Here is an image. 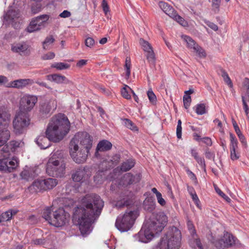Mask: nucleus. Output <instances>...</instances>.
<instances>
[{
  "instance_id": "f257e3e1",
  "label": "nucleus",
  "mask_w": 249,
  "mask_h": 249,
  "mask_svg": "<svg viewBox=\"0 0 249 249\" xmlns=\"http://www.w3.org/2000/svg\"><path fill=\"white\" fill-rule=\"evenodd\" d=\"M104 201L96 195H87L82 199V206L75 208L72 220L79 226L83 236L92 231L91 224L100 214Z\"/></svg>"
},
{
  "instance_id": "f03ea898",
  "label": "nucleus",
  "mask_w": 249,
  "mask_h": 249,
  "mask_svg": "<svg viewBox=\"0 0 249 249\" xmlns=\"http://www.w3.org/2000/svg\"><path fill=\"white\" fill-rule=\"evenodd\" d=\"M70 123L67 117L63 114L53 116L47 126L46 135L54 142L61 141L69 132Z\"/></svg>"
},
{
  "instance_id": "7ed1b4c3",
  "label": "nucleus",
  "mask_w": 249,
  "mask_h": 249,
  "mask_svg": "<svg viewBox=\"0 0 249 249\" xmlns=\"http://www.w3.org/2000/svg\"><path fill=\"white\" fill-rule=\"evenodd\" d=\"M181 244V233L176 227L168 229L160 240V249H179Z\"/></svg>"
},
{
  "instance_id": "20e7f679",
  "label": "nucleus",
  "mask_w": 249,
  "mask_h": 249,
  "mask_svg": "<svg viewBox=\"0 0 249 249\" xmlns=\"http://www.w3.org/2000/svg\"><path fill=\"white\" fill-rule=\"evenodd\" d=\"M42 217L48 223L56 227L64 226L70 219V214L63 208L52 212V207H47L43 211Z\"/></svg>"
},
{
  "instance_id": "39448f33",
  "label": "nucleus",
  "mask_w": 249,
  "mask_h": 249,
  "mask_svg": "<svg viewBox=\"0 0 249 249\" xmlns=\"http://www.w3.org/2000/svg\"><path fill=\"white\" fill-rule=\"evenodd\" d=\"M138 215L137 211H127L123 216H118L117 218L115 223L116 228L121 232L128 231L132 227Z\"/></svg>"
},
{
  "instance_id": "423d86ee",
  "label": "nucleus",
  "mask_w": 249,
  "mask_h": 249,
  "mask_svg": "<svg viewBox=\"0 0 249 249\" xmlns=\"http://www.w3.org/2000/svg\"><path fill=\"white\" fill-rule=\"evenodd\" d=\"M70 145H75L89 151L92 145V137L86 132H78L71 140Z\"/></svg>"
},
{
  "instance_id": "0eeeda50",
  "label": "nucleus",
  "mask_w": 249,
  "mask_h": 249,
  "mask_svg": "<svg viewBox=\"0 0 249 249\" xmlns=\"http://www.w3.org/2000/svg\"><path fill=\"white\" fill-rule=\"evenodd\" d=\"M30 124L29 115L24 113H19L13 121L14 132L17 135L23 133Z\"/></svg>"
},
{
  "instance_id": "6e6552de",
  "label": "nucleus",
  "mask_w": 249,
  "mask_h": 249,
  "mask_svg": "<svg viewBox=\"0 0 249 249\" xmlns=\"http://www.w3.org/2000/svg\"><path fill=\"white\" fill-rule=\"evenodd\" d=\"M66 163L48 161L46 165V172L50 176L62 177L65 174Z\"/></svg>"
},
{
  "instance_id": "1a4fd4ad",
  "label": "nucleus",
  "mask_w": 249,
  "mask_h": 249,
  "mask_svg": "<svg viewBox=\"0 0 249 249\" xmlns=\"http://www.w3.org/2000/svg\"><path fill=\"white\" fill-rule=\"evenodd\" d=\"M70 154L73 160L76 163H84L87 159L89 151L75 146V145H69Z\"/></svg>"
},
{
  "instance_id": "9d476101",
  "label": "nucleus",
  "mask_w": 249,
  "mask_h": 249,
  "mask_svg": "<svg viewBox=\"0 0 249 249\" xmlns=\"http://www.w3.org/2000/svg\"><path fill=\"white\" fill-rule=\"evenodd\" d=\"M209 239L216 248H229L236 244L233 236L227 232L224 233L223 237L218 240H216L212 235Z\"/></svg>"
},
{
  "instance_id": "9b49d317",
  "label": "nucleus",
  "mask_w": 249,
  "mask_h": 249,
  "mask_svg": "<svg viewBox=\"0 0 249 249\" xmlns=\"http://www.w3.org/2000/svg\"><path fill=\"white\" fill-rule=\"evenodd\" d=\"M168 222V217L163 212L157 213L148 223L156 232H161Z\"/></svg>"
},
{
  "instance_id": "f8f14e48",
  "label": "nucleus",
  "mask_w": 249,
  "mask_h": 249,
  "mask_svg": "<svg viewBox=\"0 0 249 249\" xmlns=\"http://www.w3.org/2000/svg\"><path fill=\"white\" fill-rule=\"evenodd\" d=\"M49 18L48 15H42L33 18L26 30L29 33L38 31L44 28Z\"/></svg>"
},
{
  "instance_id": "ddd939ff",
  "label": "nucleus",
  "mask_w": 249,
  "mask_h": 249,
  "mask_svg": "<svg viewBox=\"0 0 249 249\" xmlns=\"http://www.w3.org/2000/svg\"><path fill=\"white\" fill-rule=\"evenodd\" d=\"M37 102L36 96L26 94L21 98L19 102V108L20 113L28 112L31 111L34 107Z\"/></svg>"
},
{
  "instance_id": "4468645a",
  "label": "nucleus",
  "mask_w": 249,
  "mask_h": 249,
  "mask_svg": "<svg viewBox=\"0 0 249 249\" xmlns=\"http://www.w3.org/2000/svg\"><path fill=\"white\" fill-rule=\"evenodd\" d=\"M4 19L8 23L12 24L15 28L19 27L21 20L20 12L13 7H9L8 10L4 15Z\"/></svg>"
},
{
  "instance_id": "2eb2a0df",
  "label": "nucleus",
  "mask_w": 249,
  "mask_h": 249,
  "mask_svg": "<svg viewBox=\"0 0 249 249\" xmlns=\"http://www.w3.org/2000/svg\"><path fill=\"white\" fill-rule=\"evenodd\" d=\"M19 160L18 158L13 157L12 159L2 158L0 159V171L5 173H11L14 171L18 167Z\"/></svg>"
},
{
  "instance_id": "dca6fc26",
  "label": "nucleus",
  "mask_w": 249,
  "mask_h": 249,
  "mask_svg": "<svg viewBox=\"0 0 249 249\" xmlns=\"http://www.w3.org/2000/svg\"><path fill=\"white\" fill-rule=\"evenodd\" d=\"M57 107V101L51 99L46 100L40 103L39 106V113L42 117H46L52 114Z\"/></svg>"
},
{
  "instance_id": "f3484780",
  "label": "nucleus",
  "mask_w": 249,
  "mask_h": 249,
  "mask_svg": "<svg viewBox=\"0 0 249 249\" xmlns=\"http://www.w3.org/2000/svg\"><path fill=\"white\" fill-rule=\"evenodd\" d=\"M149 226L150 224L148 222L147 223L138 233V238L140 241L147 243L154 237L155 234L158 233L153 230V228Z\"/></svg>"
},
{
  "instance_id": "a211bd4d",
  "label": "nucleus",
  "mask_w": 249,
  "mask_h": 249,
  "mask_svg": "<svg viewBox=\"0 0 249 249\" xmlns=\"http://www.w3.org/2000/svg\"><path fill=\"white\" fill-rule=\"evenodd\" d=\"M11 51L21 56H28L31 53L30 46L25 42L13 44L11 46Z\"/></svg>"
},
{
  "instance_id": "6ab92c4d",
  "label": "nucleus",
  "mask_w": 249,
  "mask_h": 249,
  "mask_svg": "<svg viewBox=\"0 0 249 249\" xmlns=\"http://www.w3.org/2000/svg\"><path fill=\"white\" fill-rule=\"evenodd\" d=\"M139 42L143 50L146 53V57L148 62L151 64H154L155 55L151 45L142 38H140Z\"/></svg>"
},
{
  "instance_id": "aec40b11",
  "label": "nucleus",
  "mask_w": 249,
  "mask_h": 249,
  "mask_svg": "<svg viewBox=\"0 0 249 249\" xmlns=\"http://www.w3.org/2000/svg\"><path fill=\"white\" fill-rule=\"evenodd\" d=\"M90 176L88 169L86 168H79L72 174V178L74 181L80 182L88 179Z\"/></svg>"
},
{
  "instance_id": "412c9836",
  "label": "nucleus",
  "mask_w": 249,
  "mask_h": 249,
  "mask_svg": "<svg viewBox=\"0 0 249 249\" xmlns=\"http://www.w3.org/2000/svg\"><path fill=\"white\" fill-rule=\"evenodd\" d=\"M11 115L6 108L0 107V128L7 126L10 122Z\"/></svg>"
},
{
  "instance_id": "4be33fe9",
  "label": "nucleus",
  "mask_w": 249,
  "mask_h": 249,
  "mask_svg": "<svg viewBox=\"0 0 249 249\" xmlns=\"http://www.w3.org/2000/svg\"><path fill=\"white\" fill-rule=\"evenodd\" d=\"M34 83L33 80L31 79H19L11 82L10 87L22 89L29 85Z\"/></svg>"
},
{
  "instance_id": "5701e85b",
  "label": "nucleus",
  "mask_w": 249,
  "mask_h": 249,
  "mask_svg": "<svg viewBox=\"0 0 249 249\" xmlns=\"http://www.w3.org/2000/svg\"><path fill=\"white\" fill-rule=\"evenodd\" d=\"M65 159L66 154L65 152L61 150H57L51 154L48 161H56L58 162L66 163Z\"/></svg>"
},
{
  "instance_id": "b1692460",
  "label": "nucleus",
  "mask_w": 249,
  "mask_h": 249,
  "mask_svg": "<svg viewBox=\"0 0 249 249\" xmlns=\"http://www.w3.org/2000/svg\"><path fill=\"white\" fill-rule=\"evenodd\" d=\"M44 186L43 179H37L28 187V189L31 193H36L41 191H45Z\"/></svg>"
},
{
  "instance_id": "393cba45",
  "label": "nucleus",
  "mask_w": 249,
  "mask_h": 249,
  "mask_svg": "<svg viewBox=\"0 0 249 249\" xmlns=\"http://www.w3.org/2000/svg\"><path fill=\"white\" fill-rule=\"evenodd\" d=\"M140 179V175L133 176L130 173H126L123 176L122 181L124 185H130L134 182H139Z\"/></svg>"
},
{
  "instance_id": "a878e982",
  "label": "nucleus",
  "mask_w": 249,
  "mask_h": 249,
  "mask_svg": "<svg viewBox=\"0 0 249 249\" xmlns=\"http://www.w3.org/2000/svg\"><path fill=\"white\" fill-rule=\"evenodd\" d=\"M50 140L46 135V137L43 135H40L36 139V142L37 144L41 149H46L50 146Z\"/></svg>"
},
{
  "instance_id": "bb28decb",
  "label": "nucleus",
  "mask_w": 249,
  "mask_h": 249,
  "mask_svg": "<svg viewBox=\"0 0 249 249\" xmlns=\"http://www.w3.org/2000/svg\"><path fill=\"white\" fill-rule=\"evenodd\" d=\"M159 6L160 8L170 18L174 16V14H175L176 12L171 5L164 1H160L159 2Z\"/></svg>"
},
{
  "instance_id": "cd10ccee",
  "label": "nucleus",
  "mask_w": 249,
  "mask_h": 249,
  "mask_svg": "<svg viewBox=\"0 0 249 249\" xmlns=\"http://www.w3.org/2000/svg\"><path fill=\"white\" fill-rule=\"evenodd\" d=\"M107 171L99 170L94 176V181L96 184H102L107 178Z\"/></svg>"
},
{
  "instance_id": "c85d7f7f",
  "label": "nucleus",
  "mask_w": 249,
  "mask_h": 249,
  "mask_svg": "<svg viewBox=\"0 0 249 249\" xmlns=\"http://www.w3.org/2000/svg\"><path fill=\"white\" fill-rule=\"evenodd\" d=\"M112 147V144L107 140H103L99 142L96 147L95 155L97 156L98 151H106L109 150Z\"/></svg>"
},
{
  "instance_id": "c756f323",
  "label": "nucleus",
  "mask_w": 249,
  "mask_h": 249,
  "mask_svg": "<svg viewBox=\"0 0 249 249\" xmlns=\"http://www.w3.org/2000/svg\"><path fill=\"white\" fill-rule=\"evenodd\" d=\"M135 164V162L133 160H127L125 162H123L121 167H117L115 169V170H121L122 172H126L131 169Z\"/></svg>"
},
{
  "instance_id": "7c9ffc66",
  "label": "nucleus",
  "mask_w": 249,
  "mask_h": 249,
  "mask_svg": "<svg viewBox=\"0 0 249 249\" xmlns=\"http://www.w3.org/2000/svg\"><path fill=\"white\" fill-rule=\"evenodd\" d=\"M10 135L9 130L4 129L0 130V147L3 145L9 139Z\"/></svg>"
},
{
  "instance_id": "2f4dec72",
  "label": "nucleus",
  "mask_w": 249,
  "mask_h": 249,
  "mask_svg": "<svg viewBox=\"0 0 249 249\" xmlns=\"http://www.w3.org/2000/svg\"><path fill=\"white\" fill-rule=\"evenodd\" d=\"M49 76L51 77L53 81L57 83H71V81L69 80L65 76L59 75V74H52L50 75Z\"/></svg>"
},
{
  "instance_id": "473e14b6",
  "label": "nucleus",
  "mask_w": 249,
  "mask_h": 249,
  "mask_svg": "<svg viewBox=\"0 0 249 249\" xmlns=\"http://www.w3.org/2000/svg\"><path fill=\"white\" fill-rule=\"evenodd\" d=\"M44 184L45 190L51 189L54 187L57 184V181L55 178H48L46 179H43Z\"/></svg>"
},
{
  "instance_id": "72a5a7b5",
  "label": "nucleus",
  "mask_w": 249,
  "mask_h": 249,
  "mask_svg": "<svg viewBox=\"0 0 249 249\" xmlns=\"http://www.w3.org/2000/svg\"><path fill=\"white\" fill-rule=\"evenodd\" d=\"M143 206L145 210L152 212L155 208V202L152 198H147L144 201Z\"/></svg>"
},
{
  "instance_id": "f704fd0d",
  "label": "nucleus",
  "mask_w": 249,
  "mask_h": 249,
  "mask_svg": "<svg viewBox=\"0 0 249 249\" xmlns=\"http://www.w3.org/2000/svg\"><path fill=\"white\" fill-rule=\"evenodd\" d=\"M192 156L196 160L197 163L203 167H205V164L204 159L199 157L198 154L195 149H192L191 150Z\"/></svg>"
},
{
  "instance_id": "c9c22d12",
  "label": "nucleus",
  "mask_w": 249,
  "mask_h": 249,
  "mask_svg": "<svg viewBox=\"0 0 249 249\" xmlns=\"http://www.w3.org/2000/svg\"><path fill=\"white\" fill-rule=\"evenodd\" d=\"M122 124L127 128L131 129L132 131H138L137 126L133 123V122L128 119H121Z\"/></svg>"
},
{
  "instance_id": "e433bc0d",
  "label": "nucleus",
  "mask_w": 249,
  "mask_h": 249,
  "mask_svg": "<svg viewBox=\"0 0 249 249\" xmlns=\"http://www.w3.org/2000/svg\"><path fill=\"white\" fill-rule=\"evenodd\" d=\"M190 246L195 249H203V246L198 238L193 237L190 241Z\"/></svg>"
},
{
  "instance_id": "4c0bfd02",
  "label": "nucleus",
  "mask_w": 249,
  "mask_h": 249,
  "mask_svg": "<svg viewBox=\"0 0 249 249\" xmlns=\"http://www.w3.org/2000/svg\"><path fill=\"white\" fill-rule=\"evenodd\" d=\"M230 151L237 150L238 148V142H237V139L235 138L234 136L232 133H230Z\"/></svg>"
},
{
  "instance_id": "58836bf2",
  "label": "nucleus",
  "mask_w": 249,
  "mask_h": 249,
  "mask_svg": "<svg viewBox=\"0 0 249 249\" xmlns=\"http://www.w3.org/2000/svg\"><path fill=\"white\" fill-rule=\"evenodd\" d=\"M55 39L52 36H49L46 37L45 40L43 42V48L45 50L49 49V46L54 42Z\"/></svg>"
},
{
  "instance_id": "ea45409f",
  "label": "nucleus",
  "mask_w": 249,
  "mask_h": 249,
  "mask_svg": "<svg viewBox=\"0 0 249 249\" xmlns=\"http://www.w3.org/2000/svg\"><path fill=\"white\" fill-rule=\"evenodd\" d=\"M182 38L186 42L188 47L194 49V47L197 45L196 44L194 40L190 37L186 36H182Z\"/></svg>"
},
{
  "instance_id": "a19ab883",
  "label": "nucleus",
  "mask_w": 249,
  "mask_h": 249,
  "mask_svg": "<svg viewBox=\"0 0 249 249\" xmlns=\"http://www.w3.org/2000/svg\"><path fill=\"white\" fill-rule=\"evenodd\" d=\"M171 18L177 21L179 24L183 26H186L188 24L187 21H185L182 17L179 16L176 12H175V14H174V16H173Z\"/></svg>"
},
{
  "instance_id": "79ce46f5",
  "label": "nucleus",
  "mask_w": 249,
  "mask_h": 249,
  "mask_svg": "<svg viewBox=\"0 0 249 249\" xmlns=\"http://www.w3.org/2000/svg\"><path fill=\"white\" fill-rule=\"evenodd\" d=\"M131 61L129 57H127L125 59L124 65V69L126 71V77L127 78L129 77L130 75Z\"/></svg>"
},
{
  "instance_id": "37998d69",
  "label": "nucleus",
  "mask_w": 249,
  "mask_h": 249,
  "mask_svg": "<svg viewBox=\"0 0 249 249\" xmlns=\"http://www.w3.org/2000/svg\"><path fill=\"white\" fill-rule=\"evenodd\" d=\"M52 67L55 68L57 70H62L69 69L70 65L62 62H58L53 64L52 65Z\"/></svg>"
},
{
  "instance_id": "c03bdc74",
  "label": "nucleus",
  "mask_w": 249,
  "mask_h": 249,
  "mask_svg": "<svg viewBox=\"0 0 249 249\" xmlns=\"http://www.w3.org/2000/svg\"><path fill=\"white\" fill-rule=\"evenodd\" d=\"M10 147L9 145H5L1 150V155L3 158H8L11 156Z\"/></svg>"
},
{
  "instance_id": "a18cd8bd",
  "label": "nucleus",
  "mask_w": 249,
  "mask_h": 249,
  "mask_svg": "<svg viewBox=\"0 0 249 249\" xmlns=\"http://www.w3.org/2000/svg\"><path fill=\"white\" fill-rule=\"evenodd\" d=\"M20 176L22 178L26 180H29L33 177L31 171L29 170H24L20 173Z\"/></svg>"
},
{
  "instance_id": "49530a36",
  "label": "nucleus",
  "mask_w": 249,
  "mask_h": 249,
  "mask_svg": "<svg viewBox=\"0 0 249 249\" xmlns=\"http://www.w3.org/2000/svg\"><path fill=\"white\" fill-rule=\"evenodd\" d=\"M13 213L12 211H7L1 214V222L2 221H6L12 218Z\"/></svg>"
},
{
  "instance_id": "de8ad7c7",
  "label": "nucleus",
  "mask_w": 249,
  "mask_h": 249,
  "mask_svg": "<svg viewBox=\"0 0 249 249\" xmlns=\"http://www.w3.org/2000/svg\"><path fill=\"white\" fill-rule=\"evenodd\" d=\"M222 76L225 81L227 83V84L230 87L232 88L233 85L232 83L229 76L228 73L224 71H222Z\"/></svg>"
},
{
  "instance_id": "09e8293b",
  "label": "nucleus",
  "mask_w": 249,
  "mask_h": 249,
  "mask_svg": "<svg viewBox=\"0 0 249 249\" xmlns=\"http://www.w3.org/2000/svg\"><path fill=\"white\" fill-rule=\"evenodd\" d=\"M196 113L198 115H202L206 113L205 106L204 104H198L196 106Z\"/></svg>"
},
{
  "instance_id": "8fccbe9b",
  "label": "nucleus",
  "mask_w": 249,
  "mask_h": 249,
  "mask_svg": "<svg viewBox=\"0 0 249 249\" xmlns=\"http://www.w3.org/2000/svg\"><path fill=\"white\" fill-rule=\"evenodd\" d=\"M193 50L199 57H205L206 53L204 50L198 45L194 47Z\"/></svg>"
},
{
  "instance_id": "3c124183",
  "label": "nucleus",
  "mask_w": 249,
  "mask_h": 249,
  "mask_svg": "<svg viewBox=\"0 0 249 249\" xmlns=\"http://www.w3.org/2000/svg\"><path fill=\"white\" fill-rule=\"evenodd\" d=\"M243 89L246 90V96L248 99V101L249 102V79L245 78L243 82Z\"/></svg>"
},
{
  "instance_id": "603ef678",
  "label": "nucleus",
  "mask_w": 249,
  "mask_h": 249,
  "mask_svg": "<svg viewBox=\"0 0 249 249\" xmlns=\"http://www.w3.org/2000/svg\"><path fill=\"white\" fill-rule=\"evenodd\" d=\"M102 6L106 16L107 18H109L108 16L109 15L110 11L107 1L106 0H103L102 1Z\"/></svg>"
},
{
  "instance_id": "864d4df0",
  "label": "nucleus",
  "mask_w": 249,
  "mask_h": 249,
  "mask_svg": "<svg viewBox=\"0 0 249 249\" xmlns=\"http://www.w3.org/2000/svg\"><path fill=\"white\" fill-rule=\"evenodd\" d=\"M147 94L150 102L153 104H155L157 101V98L153 91L151 89L149 90Z\"/></svg>"
},
{
  "instance_id": "5fc2aeb1",
  "label": "nucleus",
  "mask_w": 249,
  "mask_h": 249,
  "mask_svg": "<svg viewBox=\"0 0 249 249\" xmlns=\"http://www.w3.org/2000/svg\"><path fill=\"white\" fill-rule=\"evenodd\" d=\"M127 88L130 89L131 91V89L127 85H124V87L121 90V94L122 96L127 99H130L131 98V96L128 94V92L127 90Z\"/></svg>"
},
{
  "instance_id": "6e6d98bb",
  "label": "nucleus",
  "mask_w": 249,
  "mask_h": 249,
  "mask_svg": "<svg viewBox=\"0 0 249 249\" xmlns=\"http://www.w3.org/2000/svg\"><path fill=\"white\" fill-rule=\"evenodd\" d=\"M191 103V98L190 95H185L183 96L184 107L186 109H188Z\"/></svg>"
},
{
  "instance_id": "4d7b16f0",
  "label": "nucleus",
  "mask_w": 249,
  "mask_h": 249,
  "mask_svg": "<svg viewBox=\"0 0 249 249\" xmlns=\"http://www.w3.org/2000/svg\"><path fill=\"white\" fill-rule=\"evenodd\" d=\"M215 191L216 193L221 196H222L226 201L228 202H230L231 201V198L226 196L221 190L218 188L217 187H214Z\"/></svg>"
},
{
  "instance_id": "13d9d810",
  "label": "nucleus",
  "mask_w": 249,
  "mask_h": 249,
  "mask_svg": "<svg viewBox=\"0 0 249 249\" xmlns=\"http://www.w3.org/2000/svg\"><path fill=\"white\" fill-rule=\"evenodd\" d=\"M221 0H212V7L215 12H218L219 11Z\"/></svg>"
},
{
  "instance_id": "bf43d9fd",
  "label": "nucleus",
  "mask_w": 249,
  "mask_h": 249,
  "mask_svg": "<svg viewBox=\"0 0 249 249\" xmlns=\"http://www.w3.org/2000/svg\"><path fill=\"white\" fill-rule=\"evenodd\" d=\"M181 121L178 120V124L177 127V136L178 139H181L182 136V127H181Z\"/></svg>"
},
{
  "instance_id": "052dcab7",
  "label": "nucleus",
  "mask_w": 249,
  "mask_h": 249,
  "mask_svg": "<svg viewBox=\"0 0 249 249\" xmlns=\"http://www.w3.org/2000/svg\"><path fill=\"white\" fill-rule=\"evenodd\" d=\"M41 10V5L39 3H36L32 5L31 8L32 12L33 14H36L39 12Z\"/></svg>"
},
{
  "instance_id": "680f3d73",
  "label": "nucleus",
  "mask_w": 249,
  "mask_h": 249,
  "mask_svg": "<svg viewBox=\"0 0 249 249\" xmlns=\"http://www.w3.org/2000/svg\"><path fill=\"white\" fill-rule=\"evenodd\" d=\"M19 142L17 141H13L10 142L9 145L10 150L12 152L15 151L16 149L19 147Z\"/></svg>"
},
{
  "instance_id": "e2e57ef3",
  "label": "nucleus",
  "mask_w": 249,
  "mask_h": 249,
  "mask_svg": "<svg viewBox=\"0 0 249 249\" xmlns=\"http://www.w3.org/2000/svg\"><path fill=\"white\" fill-rule=\"evenodd\" d=\"M242 103L243 105L244 109L245 110V112L246 113V116L249 118V107L247 105V103L245 100V97L244 96H242Z\"/></svg>"
},
{
  "instance_id": "0e129e2a",
  "label": "nucleus",
  "mask_w": 249,
  "mask_h": 249,
  "mask_svg": "<svg viewBox=\"0 0 249 249\" xmlns=\"http://www.w3.org/2000/svg\"><path fill=\"white\" fill-rule=\"evenodd\" d=\"M55 56V54L53 52H49L46 54H43L41 56V59L42 60H49L53 59Z\"/></svg>"
},
{
  "instance_id": "69168bd1",
  "label": "nucleus",
  "mask_w": 249,
  "mask_h": 249,
  "mask_svg": "<svg viewBox=\"0 0 249 249\" xmlns=\"http://www.w3.org/2000/svg\"><path fill=\"white\" fill-rule=\"evenodd\" d=\"M231 159L232 160H237L239 158L240 155L237 150L230 151Z\"/></svg>"
},
{
  "instance_id": "338daca9",
  "label": "nucleus",
  "mask_w": 249,
  "mask_h": 249,
  "mask_svg": "<svg viewBox=\"0 0 249 249\" xmlns=\"http://www.w3.org/2000/svg\"><path fill=\"white\" fill-rule=\"evenodd\" d=\"M85 45L87 47L91 48L94 45V40L90 37L87 38L85 40Z\"/></svg>"
},
{
  "instance_id": "774afa93",
  "label": "nucleus",
  "mask_w": 249,
  "mask_h": 249,
  "mask_svg": "<svg viewBox=\"0 0 249 249\" xmlns=\"http://www.w3.org/2000/svg\"><path fill=\"white\" fill-rule=\"evenodd\" d=\"M156 197L158 203L162 206H164L166 204L165 200L162 198L161 194L160 193L156 196Z\"/></svg>"
}]
</instances>
